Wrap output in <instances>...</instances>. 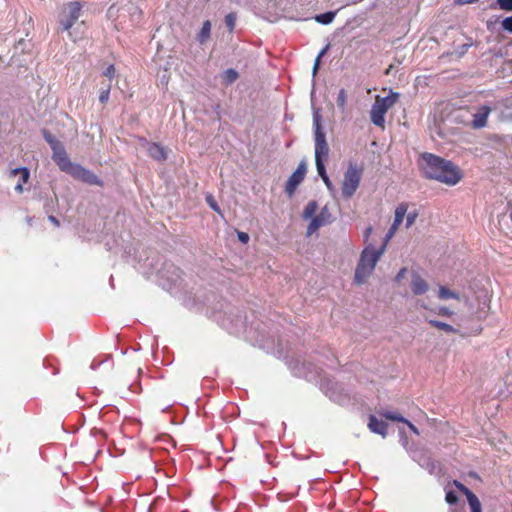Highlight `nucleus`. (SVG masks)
Here are the masks:
<instances>
[{"instance_id":"obj_1","label":"nucleus","mask_w":512,"mask_h":512,"mask_svg":"<svg viewBox=\"0 0 512 512\" xmlns=\"http://www.w3.org/2000/svg\"><path fill=\"white\" fill-rule=\"evenodd\" d=\"M418 165L427 179L436 180L448 186L458 184L463 178V173L457 165L432 153L421 154Z\"/></svg>"},{"instance_id":"obj_2","label":"nucleus","mask_w":512,"mask_h":512,"mask_svg":"<svg viewBox=\"0 0 512 512\" xmlns=\"http://www.w3.org/2000/svg\"><path fill=\"white\" fill-rule=\"evenodd\" d=\"M385 250V245L376 249L372 244H368L363 249L355 270L354 281L357 284H363L372 274Z\"/></svg>"},{"instance_id":"obj_3","label":"nucleus","mask_w":512,"mask_h":512,"mask_svg":"<svg viewBox=\"0 0 512 512\" xmlns=\"http://www.w3.org/2000/svg\"><path fill=\"white\" fill-rule=\"evenodd\" d=\"M320 122L321 115L319 111H316L313 114L315 160H325L329 154V147Z\"/></svg>"},{"instance_id":"obj_4","label":"nucleus","mask_w":512,"mask_h":512,"mask_svg":"<svg viewBox=\"0 0 512 512\" xmlns=\"http://www.w3.org/2000/svg\"><path fill=\"white\" fill-rule=\"evenodd\" d=\"M362 176V169L357 165L350 164L344 173L342 183V196L345 199L351 198L359 187Z\"/></svg>"},{"instance_id":"obj_5","label":"nucleus","mask_w":512,"mask_h":512,"mask_svg":"<svg viewBox=\"0 0 512 512\" xmlns=\"http://www.w3.org/2000/svg\"><path fill=\"white\" fill-rule=\"evenodd\" d=\"M82 5L80 2H69L64 4L59 13V23L62 31H69L80 18Z\"/></svg>"},{"instance_id":"obj_6","label":"nucleus","mask_w":512,"mask_h":512,"mask_svg":"<svg viewBox=\"0 0 512 512\" xmlns=\"http://www.w3.org/2000/svg\"><path fill=\"white\" fill-rule=\"evenodd\" d=\"M67 174L90 185L102 186L103 184L102 180H100L93 172L76 163L72 165Z\"/></svg>"},{"instance_id":"obj_7","label":"nucleus","mask_w":512,"mask_h":512,"mask_svg":"<svg viewBox=\"0 0 512 512\" xmlns=\"http://www.w3.org/2000/svg\"><path fill=\"white\" fill-rule=\"evenodd\" d=\"M67 174L90 185L102 186L103 184L102 180H100L93 172L76 163L72 165Z\"/></svg>"},{"instance_id":"obj_8","label":"nucleus","mask_w":512,"mask_h":512,"mask_svg":"<svg viewBox=\"0 0 512 512\" xmlns=\"http://www.w3.org/2000/svg\"><path fill=\"white\" fill-rule=\"evenodd\" d=\"M407 210H408L407 203H400L396 207L395 214H394V221H393L392 225L390 226L388 232L386 233L383 244H382V245H385V247L387 246L388 242L392 239V237L395 235L399 226L403 222V219L407 213Z\"/></svg>"},{"instance_id":"obj_9","label":"nucleus","mask_w":512,"mask_h":512,"mask_svg":"<svg viewBox=\"0 0 512 512\" xmlns=\"http://www.w3.org/2000/svg\"><path fill=\"white\" fill-rule=\"evenodd\" d=\"M52 159L58 165L60 170L65 173H67L68 170L74 164L73 162L70 161L69 156H68L63 144H61L60 146H58L52 150Z\"/></svg>"},{"instance_id":"obj_10","label":"nucleus","mask_w":512,"mask_h":512,"mask_svg":"<svg viewBox=\"0 0 512 512\" xmlns=\"http://www.w3.org/2000/svg\"><path fill=\"white\" fill-rule=\"evenodd\" d=\"M453 484L467 497L471 512H482L479 499L470 489H468L464 484L457 480H454Z\"/></svg>"},{"instance_id":"obj_11","label":"nucleus","mask_w":512,"mask_h":512,"mask_svg":"<svg viewBox=\"0 0 512 512\" xmlns=\"http://www.w3.org/2000/svg\"><path fill=\"white\" fill-rule=\"evenodd\" d=\"M323 389L326 395L334 402L344 405L348 401V395L337 384L327 383L326 386H323Z\"/></svg>"},{"instance_id":"obj_12","label":"nucleus","mask_w":512,"mask_h":512,"mask_svg":"<svg viewBox=\"0 0 512 512\" xmlns=\"http://www.w3.org/2000/svg\"><path fill=\"white\" fill-rule=\"evenodd\" d=\"M386 113L387 110L375 101L370 110L371 122L378 127H384Z\"/></svg>"},{"instance_id":"obj_13","label":"nucleus","mask_w":512,"mask_h":512,"mask_svg":"<svg viewBox=\"0 0 512 512\" xmlns=\"http://www.w3.org/2000/svg\"><path fill=\"white\" fill-rule=\"evenodd\" d=\"M490 112L491 108L489 106H481L473 115L472 126L477 129L485 127Z\"/></svg>"},{"instance_id":"obj_14","label":"nucleus","mask_w":512,"mask_h":512,"mask_svg":"<svg viewBox=\"0 0 512 512\" xmlns=\"http://www.w3.org/2000/svg\"><path fill=\"white\" fill-rule=\"evenodd\" d=\"M368 427L371 432L379 434L382 437L386 436L387 423L381 419H378L376 416L371 415L369 417Z\"/></svg>"},{"instance_id":"obj_15","label":"nucleus","mask_w":512,"mask_h":512,"mask_svg":"<svg viewBox=\"0 0 512 512\" xmlns=\"http://www.w3.org/2000/svg\"><path fill=\"white\" fill-rule=\"evenodd\" d=\"M147 151L149 156L157 161H164L168 157L166 148L158 143H150Z\"/></svg>"},{"instance_id":"obj_16","label":"nucleus","mask_w":512,"mask_h":512,"mask_svg":"<svg viewBox=\"0 0 512 512\" xmlns=\"http://www.w3.org/2000/svg\"><path fill=\"white\" fill-rule=\"evenodd\" d=\"M411 289L415 295H422L427 292V282L418 274L414 273L411 280Z\"/></svg>"},{"instance_id":"obj_17","label":"nucleus","mask_w":512,"mask_h":512,"mask_svg":"<svg viewBox=\"0 0 512 512\" xmlns=\"http://www.w3.org/2000/svg\"><path fill=\"white\" fill-rule=\"evenodd\" d=\"M304 180V176L301 175L300 171H294L289 177L286 185L285 192L292 196L297 188V186Z\"/></svg>"},{"instance_id":"obj_18","label":"nucleus","mask_w":512,"mask_h":512,"mask_svg":"<svg viewBox=\"0 0 512 512\" xmlns=\"http://www.w3.org/2000/svg\"><path fill=\"white\" fill-rule=\"evenodd\" d=\"M399 94L396 92H391L389 95L385 97L376 96L375 101L379 103L385 110H389L398 100Z\"/></svg>"},{"instance_id":"obj_19","label":"nucleus","mask_w":512,"mask_h":512,"mask_svg":"<svg viewBox=\"0 0 512 512\" xmlns=\"http://www.w3.org/2000/svg\"><path fill=\"white\" fill-rule=\"evenodd\" d=\"M211 34V22L209 20H206L202 24V28L200 29L199 33L197 34V41L200 44H204L208 41Z\"/></svg>"},{"instance_id":"obj_20","label":"nucleus","mask_w":512,"mask_h":512,"mask_svg":"<svg viewBox=\"0 0 512 512\" xmlns=\"http://www.w3.org/2000/svg\"><path fill=\"white\" fill-rule=\"evenodd\" d=\"M335 16H336L335 11H328V12L316 15L315 20L320 24L328 25L334 20Z\"/></svg>"},{"instance_id":"obj_21","label":"nucleus","mask_w":512,"mask_h":512,"mask_svg":"<svg viewBox=\"0 0 512 512\" xmlns=\"http://www.w3.org/2000/svg\"><path fill=\"white\" fill-rule=\"evenodd\" d=\"M428 323L437 328V329H440V330H443L447 333H455L456 332V329L451 326L450 324H447L445 322H442V321H438V320H429Z\"/></svg>"},{"instance_id":"obj_22","label":"nucleus","mask_w":512,"mask_h":512,"mask_svg":"<svg viewBox=\"0 0 512 512\" xmlns=\"http://www.w3.org/2000/svg\"><path fill=\"white\" fill-rule=\"evenodd\" d=\"M438 296H439V298H441L443 300L459 299V295L456 292H453V291H451L450 289H448V288H446L444 286H441L439 288Z\"/></svg>"},{"instance_id":"obj_23","label":"nucleus","mask_w":512,"mask_h":512,"mask_svg":"<svg viewBox=\"0 0 512 512\" xmlns=\"http://www.w3.org/2000/svg\"><path fill=\"white\" fill-rule=\"evenodd\" d=\"M317 203L315 201H311L309 202L306 207L304 208V211H303V218L304 219H310V218H313L314 217V214L316 213L317 211Z\"/></svg>"},{"instance_id":"obj_24","label":"nucleus","mask_w":512,"mask_h":512,"mask_svg":"<svg viewBox=\"0 0 512 512\" xmlns=\"http://www.w3.org/2000/svg\"><path fill=\"white\" fill-rule=\"evenodd\" d=\"M237 78H238V73L234 69H227L222 74V79L226 84H232L233 82H235L237 80Z\"/></svg>"},{"instance_id":"obj_25","label":"nucleus","mask_w":512,"mask_h":512,"mask_svg":"<svg viewBox=\"0 0 512 512\" xmlns=\"http://www.w3.org/2000/svg\"><path fill=\"white\" fill-rule=\"evenodd\" d=\"M11 174L13 176H16L18 174L21 175V179L19 182H22V183H26L28 180H29V177H30V172L29 170L26 168V167H21V168H15L11 171Z\"/></svg>"},{"instance_id":"obj_26","label":"nucleus","mask_w":512,"mask_h":512,"mask_svg":"<svg viewBox=\"0 0 512 512\" xmlns=\"http://www.w3.org/2000/svg\"><path fill=\"white\" fill-rule=\"evenodd\" d=\"M43 136H44V139L46 140V142L49 144L51 150H53L54 148H56L62 144L55 136H53L51 133H49L46 130L43 131Z\"/></svg>"},{"instance_id":"obj_27","label":"nucleus","mask_w":512,"mask_h":512,"mask_svg":"<svg viewBox=\"0 0 512 512\" xmlns=\"http://www.w3.org/2000/svg\"><path fill=\"white\" fill-rule=\"evenodd\" d=\"M315 218L317 220H319L320 222H323V225L330 223L331 214H330L327 206L323 207L321 209L320 213L317 216H315Z\"/></svg>"},{"instance_id":"obj_28","label":"nucleus","mask_w":512,"mask_h":512,"mask_svg":"<svg viewBox=\"0 0 512 512\" xmlns=\"http://www.w3.org/2000/svg\"><path fill=\"white\" fill-rule=\"evenodd\" d=\"M492 9L499 7L501 10L512 11V0H497L496 4H491Z\"/></svg>"},{"instance_id":"obj_29","label":"nucleus","mask_w":512,"mask_h":512,"mask_svg":"<svg viewBox=\"0 0 512 512\" xmlns=\"http://www.w3.org/2000/svg\"><path fill=\"white\" fill-rule=\"evenodd\" d=\"M346 102H347V94L344 89H341L338 93L337 97V105L341 109L342 112L346 110Z\"/></svg>"},{"instance_id":"obj_30","label":"nucleus","mask_w":512,"mask_h":512,"mask_svg":"<svg viewBox=\"0 0 512 512\" xmlns=\"http://www.w3.org/2000/svg\"><path fill=\"white\" fill-rule=\"evenodd\" d=\"M324 226L323 222H320L315 217L311 218V222L307 227V235H312L317 229Z\"/></svg>"},{"instance_id":"obj_31","label":"nucleus","mask_w":512,"mask_h":512,"mask_svg":"<svg viewBox=\"0 0 512 512\" xmlns=\"http://www.w3.org/2000/svg\"><path fill=\"white\" fill-rule=\"evenodd\" d=\"M324 226L323 222H320L315 217L311 218V222L307 227V235H312L317 229Z\"/></svg>"},{"instance_id":"obj_32","label":"nucleus","mask_w":512,"mask_h":512,"mask_svg":"<svg viewBox=\"0 0 512 512\" xmlns=\"http://www.w3.org/2000/svg\"><path fill=\"white\" fill-rule=\"evenodd\" d=\"M324 226L323 222H320L315 217L311 218V222L307 227V235H312L317 229Z\"/></svg>"},{"instance_id":"obj_33","label":"nucleus","mask_w":512,"mask_h":512,"mask_svg":"<svg viewBox=\"0 0 512 512\" xmlns=\"http://www.w3.org/2000/svg\"><path fill=\"white\" fill-rule=\"evenodd\" d=\"M205 199H206L207 204L213 211H215L217 213L221 212L219 205L217 204L216 200L214 199V197L211 194H207Z\"/></svg>"},{"instance_id":"obj_34","label":"nucleus","mask_w":512,"mask_h":512,"mask_svg":"<svg viewBox=\"0 0 512 512\" xmlns=\"http://www.w3.org/2000/svg\"><path fill=\"white\" fill-rule=\"evenodd\" d=\"M316 168L321 179L326 178L328 175L326 173V168L324 165V160H315Z\"/></svg>"},{"instance_id":"obj_35","label":"nucleus","mask_w":512,"mask_h":512,"mask_svg":"<svg viewBox=\"0 0 512 512\" xmlns=\"http://www.w3.org/2000/svg\"><path fill=\"white\" fill-rule=\"evenodd\" d=\"M235 22H236V15L234 13H229L226 15L225 23L230 31H232L234 29Z\"/></svg>"},{"instance_id":"obj_36","label":"nucleus","mask_w":512,"mask_h":512,"mask_svg":"<svg viewBox=\"0 0 512 512\" xmlns=\"http://www.w3.org/2000/svg\"><path fill=\"white\" fill-rule=\"evenodd\" d=\"M445 500L448 504L453 505L458 501V496L454 491H446Z\"/></svg>"},{"instance_id":"obj_37","label":"nucleus","mask_w":512,"mask_h":512,"mask_svg":"<svg viewBox=\"0 0 512 512\" xmlns=\"http://www.w3.org/2000/svg\"><path fill=\"white\" fill-rule=\"evenodd\" d=\"M473 45L472 42L470 43H465L461 46H459L456 50H455V53L457 54V57L460 58L462 57L463 55H465L468 51V49Z\"/></svg>"},{"instance_id":"obj_38","label":"nucleus","mask_w":512,"mask_h":512,"mask_svg":"<svg viewBox=\"0 0 512 512\" xmlns=\"http://www.w3.org/2000/svg\"><path fill=\"white\" fill-rule=\"evenodd\" d=\"M385 418L393 421H400V422H407L406 419H404L402 416L397 414L396 412H386L384 414Z\"/></svg>"},{"instance_id":"obj_39","label":"nucleus","mask_w":512,"mask_h":512,"mask_svg":"<svg viewBox=\"0 0 512 512\" xmlns=\"http://www.w3.org/2000/svg\"><path fill=\"white\" fill-rule=\"evenodd\" d=\"M501 25L505 31L512 33V15L504 18L501 22Z\"/></svg>"},{"instance_id":"obj_40","label":"nucleus","mask_w":512,"mask_h":512,"mask_svg":"<svg viewBox=\"0 0 512 512\" xmlns=\"http://www.w3.org/2000/svg\"><path fill=\"white\" fill-rule=\"evenodd\" d=\"M109 96H110V85H108L105 89H103L100 92L99 101L101 103H106L109 100Z\"/></svg>"},{"instance_id":"obj_41","label":"nucleus","mask_w":512,"mask_h":512,"mask_svg":"<svg viewBox=\"0 0 512 512\" xmlns=\"http://www.w3.org/2000/svg\"><path fill=\"white\" fill-rule=\"evenodd\" d=\"M417 218V213L416 212H410L407 216H406V227L409 228L413 225V223L415 222Z\"/></svg>"},{"instance_id":"obj_42","label":"nucleus","mask_w":512,"mask_h":512,"mask_svg":"<svg viewBox=\"0 0 512 512\" xmlns=\"http://www.w3.org/2000/svg\"><path fill=\"white\" fill-rule=\"evenodd\" d=\"M327 50V47H325L324 49L321 50V52L318 54L316 60H315V63H314V67H313V75L316 74L317 70H318V67H319V63H320V59L321 57L324 55V53L326 52Z\"/></svg>"},{"instance_id":"obj_43","label":"nucleus","mask_w":512,"mask_h":512,"mask_svg":"<svg viewBox=\"0 0 512 512\" xmlns=\"http://www.w3.org/2000/svg\"><path fill=\"white\" fill-rule=\"evenodd\" d=\"M327 50V47H325L324 49L321 50V52L318 54L316 60H315V63H314V67H313V75L316 74L317 70H318V67H319V63H320V59L321 57L324 55V53L326 52Z\"/></svg>"},{"instance_id":"obj_44","label":"nucleus","mask_w":512,"mask_h":512,"mask_svg":"<svg viewBox=\"0 0 512 512\" xmlns=\"http://www.w3.org/2000/svg\"><path fill=\"white\" fill-rule=\"evenodd\" d=\"M327 50V47H325L324 49L321 50V52L318 54L316 60H315V63H314V67H313V75L316 74L317 70H318V67H319V63H320V59L321 57L324 55V53L326 52Z\"/></svg>"},{"instance_id":"obj_45","label":"nucleus","mask_w":512,"mask_h":512,"mask_svg":"<svg viewBox=\"0 0 512 512\" xmlns=\"http://www.w3.org/2000/svg\"><path fill=\"white\" fill-rule=\"evenodd\" d=\"M103 75L109 79H112L115 75V67L114 65H109L103 72Z\"/></svg>"},{"instance_id":"obj_46","label":"nucleus","mask_w":512,"mask_h":512,"mask_svg":"<svg viewBox=\"0 0 512 512\" xmlns=\"http://www.w3.org/2000/svg\"><path fill=\"white\" fill-rule=\"evenodd\" d=\"M507 222L508 218L505 215L501 216L498 220L500 230L503 231L506 235H509V232L504 228V224Z\"/></svg>"},{"instance_id":"obj_47","label":"nucleus","mask_w":512,"mask_h":512,"mask_svg":"<svg viewBox=\"0 0 512 512\" xmlns=\"http://www.w3.org/2000/svg\"><path fill=\"white\" fill-rule=\"evenodd\" d=\"M294 374L299 377L311 378V372L302 371L300 369L292 368Z\"/></svg>"},{"instance_id":"obj_48","label":"nucleus","mask_w":512,"mask_h":512,"mask_svg":"<svg viewBox=\"0 0 512 512\" xmlns=\"http://www.w3.org/2000/svg\"><path fill=\"white\" fill-rule=\"evenodd\" d=\"M237 235H238V239H239L240 242L245 244V243H247L249 241V235L247 233H245V232H238Z\"/></svg>"},{"instance_id":"obj_49","label":"nucleus","mask_w":512,"mask_h":512,"mask_svg":"<svg viewBox=\"0 0 512 512\" xmlns=\"http://www.w3.org/2000/svg\"><path fill=\"white\" fill-rule=\"evenodd\" d=\"M323 182L325 183L327 189L330 191V192H333L334 191V185L332 184V182L330 181L329 177L327 176L326 178H323L322 179Z\"/></svg>"},{"instance_id":"obj_50","label":"nucleus","mask_w":512,"mask_h":512,"mask_svg":"<svg viewBox=\"0 0 512 512\" xmlns=\"http://www.w3.org/2000/svg\"><path fill=\"white\" fill-rule=\"evenodd\" d=\"M373 232L372 226H368L364 231V241L367 242Z\"/></svg>"},{"instance_id":"obj_51","label":"nucleus","mask_w":512,"mask_h":512,"mask_svg":"<svg viewBox=\"0 0 512 512\" xmlns=\"http://www.w3.org/2000/svg\"><path fill=\"white\" fill-rule=\"evenodd\" d=\"M295 171H300L301 175L305 177L306 174V165L304 162L299 163L297 169Z\"/></svg>"},{"instance_id":"obj_52","label":"nucleus","mask_w":512,"mask_h":512,"mask_svg":"<svg viewBox=\"0 0 512 512\" xmlns=\"http://www.w3.org/2000/svg\"><path fill=\"white\" fill-rule=\"evenodd\" d=\"M455 3L457 4H460V5H465V4H472V3H475L477 2L478 0H454Z\"/></svg>"},{"instance_id":"obj_53","label":"nucleus","mask_w":512,"mask_h":512,"mask_svg":"<svg viewBox=\"0 0 512 512\" xmlns=\"http://www.w3.org/2000/svg\"><path fill=\"white\" fill-rule=\"evenodd\" d=\"M106 360H102V361H92L91 365H90V368L92 370H95L98 366H100L102 363H104Z\"/></svg>"},{"instance_id":"obj_54","label":"nucleus","mask_w":512,"mask_h":512,"mask_svg":"<svg viewBox=\"0 0 512 512\" xmlns=\"http://www.w3.org/2000/svg\"><path fill=\"white\" fill-rule=\"evenodd\" d=\"M439 313L442 314V315H445V316H449V315L452 314V312L448 308H446V307H441L439 309Z\"/></svg>"},{"instance_id":"obj_55","label":"nucleus","mask_w":512,"mask_h":512,"mask_svg":"<svg viewBox=\"0 0 512 512\" xmlns=\"http://www.w3.org/2000/svg\"><path fill=\"white\" fill-rule=\"evenodd\" d=\"M48 219H49V221H50L52 224H54L56 227H59V225H60L59 220H58L55 216L50 215V216L48 217Z\"/></svg>"},{"instance_id":"obj_56","label":"nucleus","mask_w":512,"mask_h":512,"mask_svg":"<svg viewBox=\"0 0 512 512\" xmlns=\"http://www.w3.org/2000/svg\"><path fill=\"white\" fill-rule=\"evenodd\" d=\"M406 272H407V269H406V268H402V269L398 272V274H397V276H396V280L398 281V280L402 279V278L404 277V275H405V273H406Z\"/></svg>"},{"instance_id":"obj_57","label":"nucleus","mask_w":512,"mask_h":512,"mask_svg":"<svg viewBox=\"0 0 512 512\" xmlns=\"http://www.w3.org/2000/svg\"><path fill=\"white\" fill-rule=\"evenodd\" d=\"M406 423H407L408 427L410 428V430H411L412 432H414L415 434H419V431H418V429L415 427V425H414V424H412V423H411V422H409L408 420H407V422H406Z\"/></svg>"},{"instance_id":"obj_58","label":"nucleus","mask_w":512,"mask_h":512,"mask_svg":"<svg viewBox=\"0 0 512 512\" xmlns=\"http://www.w3.org/2000/svg\"><path fill=\"white\" fill-rule=\"evenodd\" d=\"M23 184L22 182H18L15 186V191L18 192V193H22L23 192Z\"/></svg>"},{"instance_id":"obj_59","label":"nucleus","mask_w":512,"mask_h":512,"mask_svg":"<svg viewBox=\"0 0 512 512\" xmlns=\"http://www.w3.org/2000/svg\"><path fill=\"white\" fill-rule=\"evenodd\" d=\"M112 10H113V6L109 7L108 12H107L109 18H111Z\"/></svg>"}]
</instances>
